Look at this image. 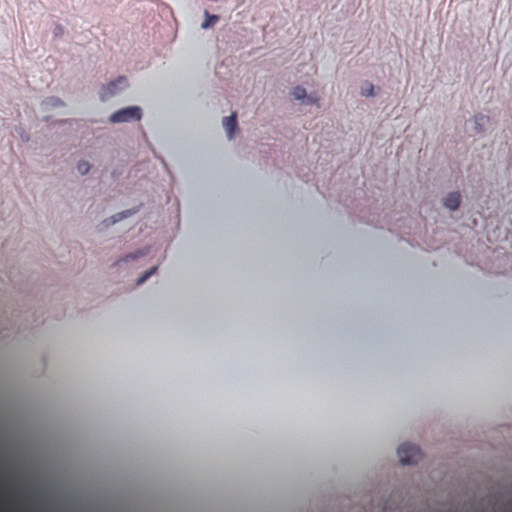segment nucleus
Returning a JSON list of instances; mask_svg holds the SVG:
<instances>
[{
	"label": "nucleus",
	"mask_w": 512,
	"mask_h": 512,
	"mask_svg": "<svg viewBox=\"0 0 512 512\" xmlns=\"http://www.w3.org/2000/svg\"><path fill=\"white\" fill-rule=\"evenodd\" d=\"M77 169L80 174L85 175L90 170V165L89 163L82 161L78 163Z\"/></svg>",
	"instance_id": "obj_11"
},
{
	"label": "nucleus",
	"mask_w": 512,
	"mask_h": 512,
	"mask_svg": "<svg viewBox=\"0 0 512 512\" xmlns=\"http://www.w3.org/2000/svg\"><path fill=\"white\" fill-rule=\"evenodd\" d=\"M142 118V110L138 106H130L122 108L110 115L109 121L115 123H125L130 121H140Z\"/></svg>",
	"instance_id": "obj_1"
},
{
	"label": "nucleus",
	"mask_w": 512,
	"mask_h": 512,
	"mask_svg": "<svg viewBox=\"0 0 512 512\" xmlns=\"http://www.w3.org/2000/svg\"><path fill=\"white\" fill-rule=\"evenodd\" d=\"M400 462L404 465L416 464L422 458V452L416 445L404 443L398 448Z\"/></svg>",
	"instance_id": "obj_2"
},
{
	"label": "nucleus",
	"mask_w": 512,
	"mask_h": 512,
	"mask_svg": "<svg viewBox=\"0 0 512 512\" xmlns=\"http://www.w3.org/2000/svg\"><path fill=\"white\" fill-rule=\"evenodd\" d=\"M461 201V196L459 192H452L447 195L444 200V205L450 210L458 209Z\"/></svg>",
	"instance_id": "obj_5"
},
{
	"label": "nucleus",
	"mask_w": 512,
	"mask_h": 512,
	"mask_svg": "<svg viewBox=\"0 0 512 512\" xmlns=\"http://www.w3.org/2000/svg\"><path fill=\"white\" fill-rule=\"evenodd\" d=\"M204 20L201 23V29L208 30L218 23L220 17L215 14H210L207 10L203 13Z\"/></svg>",
	"instance_id": "obj_6"
},
{
	"label": "nucleus",
	"mask_w": 512,
	"mask_h": 512,
	"mask_svg": "<svg viewBox=\"0 0 512 512\" xmlns=\"http://www.w3.org/2000/svg\"><path fill=\"white\" fill-rule=\"evenodd\" d=\"M316 101V98H312L311 96L308 97V103H315Z\"/></svg>",
	"instance_id": "obj_16"
},
{
	"label": "nucleus",
	"mask_w": 512,
	"mask_h": 512,
	"mask_svg": "<svg viewBox=\"0 0 512 512\" xmlns=\"http://www.w3.org/2000/svg\"><path fill=\"white\" fill-rule=\"evenodd\" d=\"M490 119L489 117L485 115H477L474 118V130L476 133H480L483 131L484 126H486L489 123Z\"/></svg>",
	"instance_id": "obj_7"
},
{
	"label": "nucleus",
	"mask_w": 512,
	"mask_h": 512,
	"mask_svg": "<svg viewBox=\"0 0 512 512\" xmlns=\"http://www.w3.org/2000/svg\"><path fill=\"white\" fill-rule=\"evenodd\" d=\"M373 90H374V86L369 83V82H365L362 86H361V94L363 96H372L373 95Z\"/></svg>",
	"instance_id": "obj_8"
},
{
	"label": "nucleus",
	"mask_w": 512,
	"mask_h": 512,
	"mask_svg": "<svg viewBox=\"0 0 512 512\" xmlns=\"http://www.w3.org/2000/svg\"><path fill=\"white\" fill-rule=\"evenodd\" d=\"M222 124L227 132L228 139H233L236 131L238 130L237 114L233 112L230 116L224 117Z\"/></svg>",
	"instance_id": "obj_4"
},
{
	"label": "nucleus",
	"mask_w": 512,
	"mask_h": 512,
	"mask_svg": "<svg viewBox=\"0 0 512 512\" xmlns=\"http://www.w3.org/2000/svg\"><path fill=\"white\" fill-rule=\"evenodd\" d=\"M128 86V81L126 77H118L115 81H111L108 85L103 86L100 91V99L102 101H106L113 95H115L119 90L124 89Z\"/></svg>",
	"instance_id": "obj_3"
},
{
	"label": "nucleus",
	"mask_w": 512,
	"mask_h": 512,
	"mask_svg": "<svg viewBox=\"0 0 512 512\" xmlns=\"http://www.w3.org/2000/svg\"><path fill=\"white\" fill-rule=\"evenodd\" d=\"M128 215H130V211H125L123 213L117 214L116 216L112 217V220L110 221V223L114 224L117 221L127 217Z\"/></svg>",
	"instance_id": "obj_12"
},
{
	"label": "nucleus",
	"mask_w": 512,
	"mask_h": 512,
	"mask_svg": "<svg viewBox=\"0 0 512 512\" xmlns=\"http://www.w3.org/2000/svg\"><path fill=\"white\" fill-rule=\"evenodd\" d=\"M157 270V267H152L150 270L146 271L138 280L137 284L144 283L152 274H154Z\"/></svg>",
	"instance_id": "obj_10"
},
{
	"label": "nucleus",
	"mask_w": 512,
	"mask_h": 512,
	"mask_svg": "<svg viewBox=\"0 0 512 512\" xmlns=\"http://www.w3.org/2000/svg\"><path fill=\"white\" fill-rule=\"evenodd\" d=\"M44 103L46 105H52V106H55L57 104H62V102L59 99H56V98H49V99L45 100Z\"/></svg>",
	"instance_id": "obj_14"
},
{
	"label": "nucleus",
	"mask_w": 512,
	"mask_h": 512,
	"mask_svg": "<svg viewBox=\"0 0 512 512\" xmlns=\"http://www.w3.org/2000/svg\"><path fill=\"white\" fill-rule=\"evenodd\" d=\"M129 258L136 259V258H138V255L137 254H129L126 256L125 260H128Z\"/></svg>",
	"instance_id": "obj_15"
},
{
	"label": "nucleus",
	"mask_w": 512,
	"mask_h": 512,
	"mask_svg": "<svg viewBox=\"0 0 512 512\" xmlns=\"http://www.w3.org/2000/svg\"><path fill=\"white\" fill-rule=\"evenodd\" d=\"M64 34V28L61 25H56L53 30V35L55 38H59Z\"/></svg>",
	"instance_id": "obj_13"
},
{
	"label": "nucleus",
	"mask_w": 512,
	"mask_h": 512,
	"mask_svg": "<svg viewBox=\"0 0 512 512\" xmlns=\"http://www.w3.org/2000/svg\"><path fill=\"white\" fill-rule=\"evenodd\" d=\"M292 94L297 100L306 98V90L300 86L295 87Z\"/></svg>",
	"instance_id": "obj_9"
}]
</instances>
